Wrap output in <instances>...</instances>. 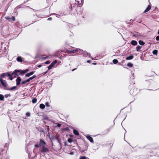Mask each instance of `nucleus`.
I'll return each mask as SVG.
<instances>
[{
    "mask_svg": "<svg viewBox=\"0 0 159 159\" xmlns=\"http://www.w3.org/2000/svg\"><path fill=\"white\" fill-rule=\"evenodd\" d=\"M79 159H86V157L85 156L81 157Z\"/></svg>",
    "mask_w": 159,
    "mask_h": 159,
    "instance_id": "obj_27",
    "label": "nucleus"
},
{
    "mask_svg": "<svg viewBox=\"0 0 159 159\" xmlns=\"http://www.w3.org/2000/svg\"><path fill=\"white\" fill-rule=\"evenodd\" d=\"M41 66H42V65H39V66H38V67H41Z\"/></svg>",
    "mask_w": 159,
    "mask_h": 159,
    "instance_id": "obj_39",
    "label": "nucleus"
},
{
    "mask_svg": "<svg viewBox=\"0 0 159 159\" xmlns=\"http://www.w3.org/2000/svg\"><path fill=\"white\" fill-rule=\"evenodd\" d=\"M5 18L7 19H9L10 18L9 17H5Z\"/></svg>",
    "mask_w": 159,
    "mask_h": 159,
    "instance_id": "obj_38",
    "label": "nucleus"
},
{
    "mask_svg": "<svg viewBox=\"0 0 159 159\" xmlns=\"http://www.w3.org/2000/svg\"><path fill=\"white\" fill-rule=\"evenodd\" d=\"M113 62L114 64H116L118 62V61L116 59H114L113 61Z\"/></svg>",
    "mask_w": 159,
    "mask_h": 159,
    "instance_id": "obj_21",
    "label": "nucleus"
},
{
    "mask_svg": "<svg viewBox=\"0 0 159 159\" xmlns=\"http://www.w3.org/2000/svg\"><path fill=\"white\" fill-rule=\"evenodd\" d=\"M6 75V74L4 73L0 75V77L1 78H3Z\"/></svg>",
    "mask_w": 159,
    "mask_h": 159,
    "instance_id": "obj_19",
    "label": "nucleus"
},
{
    "mask_svg": "<svg viewBox=\"0 0 159 159\" xmlns=\"http://www.w3.org/2000/svg\"><path fill=\"white\" fill-rule=\"evenodd\" d=\"M157 50H155L153 51L152 53L154 54H156L157 53Z\"/></svg>",
    "mask_w": 159,
    "mask_h": 159,
    "instance_id": "obj_20",
    "label": "nucleus"
},
{
    "mask_svg": "<svg viewBox=\"0 0 159 159\" xmlns=\"http://www.w3.org/2000/svg\"><path fill=\"white\" fill-rule=\"evenodd\" d=\"M73 132L74 134L76 135H78L79 134V133L78 131L75 129L73 130Z\"/></svg>",
    "mask_w": 159,
    "mask_h": 159,
    "instance_id": "obj_11",
    "label": "nucleus"
},
{
    "mask_svg": "<svg viewBox=\"0 0 159 159\" xmlns=\"http://www.w3.org/2000/svg\"><path fill=\"white\" fill-rule=\"evenodd\" d=\"M7 75L9 77L12 76L13 75L12 74H9L8 73H7Z\"/></svg>",
    "mask_w": 159,
    "mask_h": 159,
    "instance_id": "obj_26",
    "label": "nucleus"
},
{
    "mask_svg": "<svg viewBox=\"0 0 159 159\" xmlns=\"http://www.w3.org/2000/svg\"><path fill=\"white\" fill-rule=\"evenodd\" d=\"M151 8V7L149 5H148L147 7V8L144 11V12L145 13L148 12L149 11Z\"/></svg>",
    "mask_w": 159,
    "mask_h": 159,
    "instance_id": "obj_8",
    "label": "nucleus"
},
{
    "mask_svg": "<svg viewBox=\"0 0 159 159\" xmlns=\"http://www.w3.org/2000/svg\"><path fill=\"white\" fill-rule=\"evenodd\" d=\"M9 96V94H6V95H5V97L7 98V97Z\"/></svg>",
    "mask_w": 159,
    "mask_h": 159,
    "instance_id": "obj_36",
    "label": "nucleus"
},
{
    "mask_svg": "<svg viewBox=\"0 0 159 159\" xmlns=\"http://www.w3.org/2000/svg\"><path fill=\"white\" fill-rule=\"evenodd\" d=\"M28 70H29L28 69H26V70H24V71H25V73H26L28 71Z\"/></svg>",
    "mask_w": 159,
    "mask_h": 159,
    "instance_id": "obj_29",
    "label": "nucleus"
},
{
    "mask_svg": "<svg viewBox=\"0 0 159 159\" xmlns=\"http://www.w3.org/2000/svg\"><path fill=\"white\" fill-rule=\"evenodd\" d=\"M70 137H71L72 136L71 135H70Z\"/></svg>",
    "mask_w": 159,
    "mask_h": 159,
    "instance_id": "obj_45",
    "label": "nucleus"
},
{
    "mask_svg": "<svg viewBox=\"0 0 159 159\" xmlns=\"http://www.w3.org/2000/svg\"><path fill=\"white\" fill-rule=\"evenodd\" d=\"M39 107L41 109H44L45 107V106L43 104H41L40 105Z\"/></svg>",
    "mask_w": 159,
    "mask_h": 159,
    "instance_id": "obj_13",
    "label": "nucleus"
},
{
    "mask_svg": "<svg viewBox=\"0 0 159 159\" xmlns=\"http://www.w3.org/2000/svg\"><path fill=\"white\" fill-rule=\"evenodd\" d=\"M17 60L18 61L20 62H22V61L21 58L19 57H18L17 58Z\"/></svg>",
    "mask_w": 159,
    "mask_h": 159,
    "instance_id": "obj_16",
    "label": "nucleus"
},
{
    "mask_svg": "<svg viewBox=\"0 0 159 159\" xmlns=\"http://www.w3.org/2000/svg\"><path fill=\"white\" fill-rule=\"evenodd\" d=\"M36 77V76L35 75H34L32 77H30L29 79H30V80H32L34 78H35Z\"/></svg>",
    "mask_w": 159,
    "mask_h": 159,
    "instance_id": "obj_23",
    "label": "nucleus"
},
{
    "mask_svg": "<svg viewBox=\"0 0 159 159\" xmlns=\"http://www.w3.org/2000/svg\"><path fill=\"white\" fill-rule=\"evenodd\" d=\"M131 44L133 45H135L137 44V43L135 40H133L131 42Z\"/></svg>",
    "mask_w": 159,
    "mask_h": 159,
    "instance_id": "obj_10",
    "label": "nucleus"
},
{
    "mask_svg": "<svg viewBox=\"0 0 159 159\" xmlns=\"http://www.w3.org/2000/svg\"><path fill=\"white\" fill-rule=\"evenodd\" d=\"M12 19L13 21H14L15 20V18L14 17H12Z\"/></svg>",
    "mask_w": 159,
    "mask_h": 159,
    "instance_id": "obj_35",
    "label": "nucleus"
},
{
    "mask_svg": "<svg viewBox=\"0 0 159 159\" xmlns=\"http://www.w3.org/2000/svg\"><path fill=\"white\" fill-rule=\"evenodd\" d=\"M42 152H48V149L45 147H43Z\"/></svg>",
    "mask_w": 159,
    "mask_h": 159,
    "instance_id": "obj_4",
    "label": "nucleus"
},
{
    "mask_svg": "<svg viewBox=\"0 0 159 159\" xmlns=\"http://www.w3.org/2000/svg\"><path fill=\"white\" fill-rule=\"evenodd\" d=\"M89 62V61H87V62Z\"/></svg>",
    "mask_w": 159,
    "mask_h": 159,
    "instance_id": "obj_44",
    "label": "nucleus"
},
{
    "mask_svg": "<svg viewBox=\"0 0 159 159\" xmlns=\"http://www.w3.org/2000/svg\"><path fill=\"white\" fill-rule=\"evenodd\" d=\"M34 73V71H31L29 73H27L26 74L25 76L27 77H29L30 76L33 75Z\"/></svg>",
    "mask_w": 159,
    "mask_h": 159,
    "instance_id": "obj_5",
    "label": "nucleus"
},
{
    "mask_svg": "<svg viewBox=\"0 0 159 159\" xmlns=\"http://www.w3.org/2000/svg\"><path fill=\"white\" fill-rule=\"evenodd\" d=\"M30 79H29L28 80H26V82H29V81H30Z\"/></svg>",
    "mask_w": 159,
    "mask_h": 159,
    "instance_id": "obj_34",
    "label": "nucleus"
},
{
    "mask_svg": "<svg viewBox=\"0 0 159 159\" xmlns=\"http://www.w3.org/2000/svg\"><path fill=\"white\" fill-rule=\"evenodd\" d=\"M158 34H159V30H158Z\"/></svg>",
    "mask_w": 159,
    "mask_h": 159,
    "instance_id": "obj_41",
    "label": "nucleus"
},
{
    "mask_svg": "<svg viewBox=\"0 0 159 159\" xmlns=\"http://www.w3.org/2000/svg\"><path fill=\"white\" fill-rule=\"evenodd\" d=\"M20 70H15L12 73V74L14 75V74L16 75H18L17 72H20Z\"/></svg>",
    "mask_w": 159,
    "mask_h": 159,
    "instance_id": "obj_6",
    "label": "nucleus"
},
{
    "mask_svg": "<svg viewBox=\"0 0 159 159\" xmlns=\"http://www.w3.org/2000/svg\"><path fill=\"white\" fill-rule=\"evenodd\" d=\"M26 83V81H23L22 82V84H25Z\"/></svg>",
    "mask_w": 159,
    "mask_h": 159,
    "instance_id": "obj_32",
    "label": "nucleus"
},
{
    "mask_svg": "<svg viewBox=\"0 0 159 159\" xmlns=\"http://www.w3.org/2000/svg\"><path fill=\"white\" fill-rule=\"evenodd\" d=\"M127 66L129 67H131L133 66V65L131 63H128L127 64Z\"/></svg>",
    "mask_w": 159,
    "mask_h": 159,
    "instance_id": "obj_17",
    "label": "nucleus"
},
{
    "mask_svg": "<svg viewBox=\"0 0 159 159\" xmlns=\"http://www.w3.org/2000/svg\"><path fill=\"white\" fill-rule=\"evenodd\" d=\"M156 39L157 40H159V36H158L156 37Z\"/></svg>",
    "mask_w": 159,
    "mask_h": 159,
    "instance_id": "obj_28",
    "label": "nucleus"
},
{
    "mask_svg": "<svg viewBox=\"0 0 159 159\" xmlns=\"http://www.w3.org/2000/svg\"><path fill=\"white\" fill-rule=\"evenodd\" d=\"M133 57V56L131 55L129 57H126V59L127 60H129L130 59H132Z\"/></svg>",
    "mask_w": 159,
    "mask_h": 159,
    "instance_id": "obj_12",
    "label": "nucleus"
},
{
    "mask_svg": "<svg viewBox=\"0 0 159 159\" xmlns=\"http://www.w3.org/2000/svg\"><path fill=\"white\" fill-rule=\"evenodd\" d=\"M37 102V99L36 98H34L32 100V102L33 103H35Z\"/></svg>",
    "mask_w": 159,
    "mask_h": 159,
    "instance_id": "obj_18",
    "label": "nucleus"
},
{
    "mask_svg": "<svg viewBox=\"0 0 159 159\" xmlns=\"http://www.w3.org/2000/svg\"><path fill=\"white\" fill-rule=\"evenodd\" d=\"M0 81L1 82L2 84L4 87H6L7 86V82L5 80H3L2 79H0Z\"/></svg>",
    "mask_w": 159,
    "mask_h": 159,
    "instance_id": "obj_2",
    "label": "nucleus"
},
{
    "mask_svg": "<svg viewBox=\"0 0 159 159\" xmlns=\"http://www.w3.org/2000/svg\"><path fill=\"white\" fill-rule=\"evenodd\" d=\"M139 43L140 45H143L144 44V43L143 41L141 40H139Z\"/></svg>",
    "mask_w": 159,
    "mask_h": 159,
    "instance_id": "obj_15",
    "label": "nucleus"
},
{
    "mask_svg": "<svg viewBox=\"0 0 159 159\" xmlns=\"http://www.w3.org/2000/svg\"><path fill=\"white\" fill-rule=\"evenodd\" d=\"M75 69H73L72 70V71H73V70H74Z\"/></svg>",
    "mask_w": 159,
    "mask_h": 159,
    "instance_id": "obj_42",
    "label": "nucleus"
},
{
    "mask_svg": "<svg viewBox=\"0 0 159 159\" xmlns=\"http://www.w3.org/2000/svg\"><path fill=\"white\" fill-rule=\"evenodd\" d=\"M21 74H23L25 73V71H24V70H20V72Z\"/></svg>",
    "mask_w": 159,
    "mask_h": 159,
    "instance_id": "obj_25",
    "label": "nucleus"
},
{
    "mask_svg": "<svg viewBox=\"0 0 159 159\" xmlns=\"http://www.w3.org/2000/svg\"><path fill=\"white\" fill-rule=\"evenodd\" d=\"M45 144V142L42 140H41L40 141V145L43 146Z\"/></svg>",
    "mask_w": 159,
    "mask_h": 159,
    "instance_id": "obj_9",
    "label": "nucleus"
},
{
    "mask_svg": "<svg viewBox=\"0 0 159 159\" xmlns=\"http://www.w3.org/2000/svg\"><path fill=\"white\" fill-rule=\"evenodd\" d=\"M9 79L11 80H12L13 79V78L11 77V76L10 77Z\"/></svg>",
    "mask_w": 159,
    "mask_h": 159,
    "instance_id": "obj_37",
    "label": "nucleus"
},
{
    "mask_svg": "<svg viewBox=\"0 0 159 159\" xmlns=\"http://www.w3.org/2000/svg\"><path fill=\"white\" fill-rule=\"evenodd\" d=\"M87 138L92 143L93 142V139L91 137L88 136H87Z\"/></svg>",
    "mask_w": 159,
    "mask_h": 159,
    "instance_id": "obj_7",
    "label": "nucleus"
},
{
    "mask_svg": "<svg viewBox=\"0 0 159 159\" xmlns=\"http://www.w3.org/2000/svg\"><path fill=\"white\" fill-rule=\"evenodd\" d=\"M21 81V79L20 77H18L16 80V84L17 85H19L20 84V82Z\"/></svg>",
    "mask_w": 159,
    "mask_h": 159,
    "instance_id": "obj_3",
    "label": "nucleus"
},
{
    "mask_svg": "<svg viewBox=\"0 0 159 159\" xmlns=\"http://www.w3.org/2000/svg\"><path fill=\"white\" fill-rule=\"evenodd\" d=\"M50 63V61H47L45 62V63L47 64H49V63Z\"/></svg>",
    "mask_w": 159,
    "mask_h": 159,
    "instance_id": "obj_30",
    "label": "nucleus"
},
{
    "mask_svg": "<svg viewBox=\"0 0 159 159\" xmlns=\"http://www.w3.org/2000/svg\"><path fill=\"white\" fill-rule=\"evenodd\" d=\"M16 88V87H13L11 88V90H13V89H15Z\"/></svg>",
    "mask_w": 159,
    "mask_h": 159,
    "instance_id": "obj_31",
    "label": "nucleus"
},
{
    "mask_svg": "<svg viewBox=\"0 0 159 159\" xmlns=\"http://www.w3.org/2000/svg\"><path fill=\"white\" fill-rule=\"evenodd\" d=\"M57 63V61L55 60L53 62H52L48 67V69L50 70L52 68V67L54 66V65Z\"/></svg>",
    "mask_w": 159,
    "mask_h": 159,
    "instance_id": "obj_1",
    "label": "nucleus"
},
{
    "mask_svg": "<svg viewBox=\"0 0 159 159\" xmlns=\"http://www.w3.org/2000/svg\"><path fill=\"white\" fill-rule=\"evenodd\" d=\"M26 115L27 116H30V113H27L26 114Z\"/></svg>",
    "mask_w": 159,
    "mask_h": 159,
    "instance_id": "obj_33",
    "label": "nucleus"
},
{
    "mask_svg": "<svg viewBox=\"0 0 159 159\" xmlns=\"http://www.w3.org/2000/svg\"><path fill=\"white\" fill-rule=\"evenodd\" d=\"M68 141L69 143H71V142H72L73 141V140L71 139H68Z\"/></svg>",
    "mask_w": 159,
    "mask_h": 159,
    "instance_id": "obj_22",
    "label": "nucleus"
},
{
    "mask_svg": "<svg viewBox=\"0 0 159 159\" xmlns=\"http://www.w3.org/2000/svg\"><path fill=\"white\" fill-rule=\"evenodd\" d=\"M35 146L36 147H39V146L38 145H35Z\"/></svg>",
    "mask_w": 159,
    "mask_h": 159,
    "instance_id": "obj_40",
    "label": "nucleus"
},
{
    "mask_svg": "<svg viewBox=\"0 0 159 159\" xmlns=\"http://www.w3.org/2000/svg\"><path fill=\"white\" fill-rule=\"evenodd\" d=\"M141 48V47L139 46L136 48V49L137 51H138Z\"/></svg>",
    "mask_w": 159,
    "mask_h": 159,
    "instance_id": "obj_24",
    "label": "nucleus"
},
{
    "mask_svg": "<svg viewBox=\"0 0 159 159\" xmlns=\"http://www.w3.org/2000/svg\"><path fill=\"white\" fill-rule=\"evenodd\" d=\"M50 18H48V20H50Z\"/></svg>",
    "mask_w": 159,
    "mask_h": 159,
    "instance_id": "obj_43",
    "label": "nucleus"
},
{
    "mask_svg": "<svg viewBox=\"0 0 159 159\" xmlns=\"http://www.w3.org/2000/svg\"><path fill=\"white\" fill-rule=\"evenodd\" d=\"M4 99V97L3 95L0 94V100L3 101Z\"/></svg>",
    "mask_w": 159,
    "mask_h": 159,
    "instance_id": "obj_14",
    "label": "nucleus"
}]
</instances>
